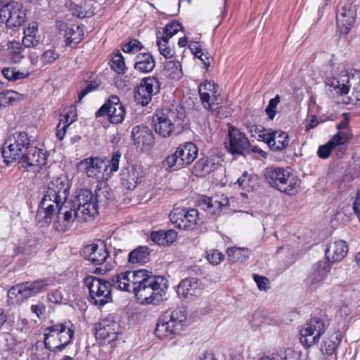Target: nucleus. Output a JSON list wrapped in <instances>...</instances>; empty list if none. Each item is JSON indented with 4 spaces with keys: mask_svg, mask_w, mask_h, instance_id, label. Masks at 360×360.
I'll list each match as a JSON object with an SVG mask.
<instances>
[{
    "mask_svg": "<svg viewBox=\"0 0 360 360\" xmlns=\"http://www.w3.org/2000/svg\"><path fill=\"white\" fill-rule=\"evenodd\" d=\"M167 288V281L162 276H157L142 288L134 295L141 304H156L159 302Z\"/></svg>",
    "mask_w": 360,
    "mask_h": 360,
    "instance_id": "6e6552de",
    "label": "nucleus"
},
{
    "mask_svg": "<svg viewBox=\"0 0 360 360\" xmlns=\"http://www.w3.org/2000/svg\"><path fill=\"white\" fill-rule=\"evenodd\" d=\"M225 146L232 155H243L248 150L250 142L243 133L235 127H231Z\"/></svg>",
    "mask_w": 360,
    "mask_h": 360,
    "instance_id": "412c9836",
    "label": "nucleus"
},
{
    "mask_svg": "<svg viewBox=\"0 0 360 360\" xmlns=\"http://www.w3.org/2000/svg\"><path fill=\"white\" fill-rule=\"evenodd\" d=\"M226 252L231 262H243L249 256V251L246 248H229Z\"/></svg>",
    "mask_w": 360,
    "mask_h": 360,
    "instance_id": "09e8293b",
    "label": "nucleus"
},
{
    "mask_svg": "<svg viewBox=\"0 0 360 360\" xmlns=\"http://www.w3.org/2000/svg\"><path fill=\"white\" fill-rule=\"evenodd\" d=\"M24 49L18 41H11L8 44V56L13 63H19L24 58L22 51Z\"/></svg>",
    "mask_w": 360,
    "mask_h": 360,
    "instance_id": "a18cd8bd",
    "label": "nucleus"
},
{
    "mask_svg": "<svg viewBox=\"0 0 360 360\" xmlns=\"http://www.w3.org/2000/svg\"><path fill=\"white\" fill-rule=\"evenodd\" d=\"M156 36L157 46L160 53L165 56V58H172L174 56V51L169 44V39L160 36V30H157Z\"/></svg>",
    "mask_w": 360,
    "mask_h": 360,
    "instance_id": "c03bdc74",
    "label": "nucleus"
},
{
    "mask_svg": "<svg viewBox=\"0 0 360 360\" xmlns=\"http://www.w3.org/2000/svg\"><path fill=\"white\" fill-rule=\"evenodd\" d=\"M110 68L118 74H124L126 70L124 58L121 53L117 51L112 56L110 62Z\"/></svg>",
    "mask_w": 360,
    "mask_h": 360,
    "instance_id": "3c124183",
    "label": "nucleus"
},
{
    "mask_svg": "<svg viewBox=\"0 0 360 360\" xmlns=\"http://www.w3.org/2000/svg\"><path fill=\"white\" fill-rule=\"evenodd\" d=\"M349 133L345 131H338L328 141L333 148L338 146H342L349 140Z\"/></svg>",
    "mask_w": 360,
    "mask_h": 360,
    "instance_id": "5fc2aeb1",
    "label": "nucleus"
},
{
    "mask_svg": "<svg viewBox=\"0 0 360 360\" xmlns=\"http://www.w3.org/2000/svg\"><path fill=\"white\" fill-rule=\"evenodd\" d=\"M162 316H165V319L171 322L180 331L183 329L187 321V311L183 307L166 311Z\"/></svg>",
    "mask_w": 360,
    "mask_h": 360,
    "instance_id": "e433bc0d",
    "label": "nucleus"
},
{
    "mask_svg": "<svg viewBox=\"0 0 360 360\" xmlns=\"http://www.w3.org/2000/svg\"><path fill=\"white\" fill-rule=\"evenodd\" d=\"M356 11L349 3L340 4L336 11V23L338 30L347 34L356 21Z\"/></svg>",
    "mask_w": 360,
    "mask_h": 360,
    "instance_id": "4be33fe9",
    "label": "nucleus"
},
{
    "mask_svg": "<svg viewBox=\"0 0 360 360\" xmlns=\"http://www.w3.org/2000/svg\"><path fill=\"white\" fill-rule=\"evenodd\" d=\"M84 30L79 25H72L65 30L67 44H77L83 39Z\"/></svg>",
    "mask_w": 360,
    "mask_h": 360,
    "instance_id": "a19ab883",
    "label": "nucleus"
},
{
    "mask_svg": "<svg viewBox=\"0 0 360 360\" xmlns=\"http://www.w3.org/2000/svg\"><path fill=\"white\" fill-rule=\"evenodd\" d=\"M1 72L4 77L9 81H16L25 78L29 75V73H25L11 68H4Z\"/></svg>",
    "mask_w": 360,
    "mask_h": 360,
    "instance_id": "603ef678",
    "label": "nucleus"
},
{
    "mask_svg": "<svg viewBox=\"0 0 360 360\" xmlns=\"http://www.w3.org/2000/svg\"><path fill=\"white\" fill-rule=\"evenodd\" d=\"M164 233L165 231H153L150 234V239L152 241L160 245H165Z\"/></svg>",
    "mask_w": 360,
    "mask_h": 360,
    "instance_id": "69168bd1",
    "label": "nucleus"
},
{
    "mask_svg": "<svg viewBox=\"0 0 360 360\" xmlns=\"http://www.w3.org/2000/svg\"><path fill=\"white\" fill-rule=\"evenodd\" d=\"M55 213H57L56 229L60 231L64 232L70 229L76 219L80 222L88 221L84 216H81L82 214H79L73 207L71 201H67L55 207Z\"/></svg>",
    "mask_w": 360,
    "mask_h": 360,
    "instance_id": "4468645a",
    "label": "nucleus"
},
{
    "mask_svg": "<svg viewBox=\"0 0 360 360\" xmlns=\"http://www.w3.org/2000/svg\"><path fill=\"white\" fill-rule=\"evenodd\" d=\"M59 58V54L54 50L46 51L41 56V61L44 65L51 64Z\"/></svg>",
    "mask_w": 360,
    "mask_h": 360,
    "instance_id": "bf43d9fd",
    "label": "nucleus"
},
{
    "mask_svg": "<svg viewBox=\"0 0 360 360\" xmlns=\"http://www.w3.org/2000/svg\"><path fill=\"white\" fill-rule=\"evenodd\" d=\"M274 151H280L288 146L289 136L285 131L269 129L259 135Z\"/></svg>",
    "mask_w": 360,
    "mask_h": 360,
    "instance_id": "393cba45",
    "label": "nucleus"
},
{
    "mask_svg": "<svg viewBox=\"0 0 360 360\" xmlns=\"http://www.w3.org/2000/svg\"><path fill=\"white\" fill-rule=\"evenodd\" d=\"M352 72L346 70H341L340 73L328 77L326 81V86L330 93V96L338 103L348 104L350 99L346 95L348 94L351 87Z\"/></svg>",
    "mask_w": 360,
    "mask_h": 360,
    "instance_id": "423d86ee",
    "label": "nucleus"
},
{
    "mask_svg": "<svg viewBox=\"0 0 360 360\" xmlns=\"http://www.w3.org/2000/svg\"><path fill=\"white\" fill-rule=\"evenodd\" d=\"M202 285L196 278H187L182 280L177 287L176 292L179 296L189 298L201 294Z\"/></svg>",
    "mask_w": 360,
    "mask_h": 360,
    "instance_id": "c85d7f7f",
    "label": "nucleus"
},
{
    "mask_svg": "<svg viewBox=\"0 0 360 360\" xmlns=\"http://www.w3.org/2000/svg\"><path fill=\"white\" fill-rule=\"evenodd\" d=\"M167 75L172 79H180L182 76L181 64L179 62L168 61L165 66Z\"/></svg>",
    "mask_w": 360,
    "mask_h": 360,
    "instance_id": "8fccbe9b",
    "label": "nucleus"
},
{
    "mask_svg": "<svg viewBox=\"0 0 360 360\" xmlns=\"http://www.w3.org/2000/svg\"><path fill=\"white\" fill-rule=\"evenodd\" d=\"M350 79L352 88V96L349 97L350 103L360 102V71L354 70Z\"/></svg>",
    "mask_w": 360,
    "mask_h": 360,
    "instance_id": "de8ad7c7",
    "label": "nucleus"
},
{
    "mask_svg": "<svg viewBox=\"0 0 360 360\" xmlns=\"http://www.w3.org/2000/svg\"><path fill=\"white\" fill-rule=\"evenodd\" d=\"M229 202V198L223 194L212 197L203 196L201 200V205L204 210L214 214L223 207L226 206Z\"/></svg>",
    "mask_w": 360,
    "mask_h": 360,
    "instance_id": "473e14b6",
    "label": "nucleus"
},
{
    "mask_svg": "<svg viewBox=\"0 0 360 360\" xmlns=\"http://www.w3.org/2000/svg\"><path fill=\"white\" fill-rule=\"evenodd\" d=\"M180 330L176 328L168 320L165 319V316H162L158 323L155 329V334L159 339L172 338L176 334L179 333Z\"/></svg>",
    "mask_w": 360,
    "mask_h": 360,
    "instance_id": "f704fd0d",
    "label": "nucleus"
},
{
    "mask_svg": "<svg viewBox=\"0 0 360 360\" xmlns=\"http://www.w3.org/2000/svg\"><path fill=\"white\" fill-rule=\"evenodd\" d=\"M199 94L203 107L214 112L222 101L219 87L212 82H205L199 86Z\"/></svg>",
    "mask_w": 360,
    "mask_h": 360,
    "instance_id": "a211bd4d",
    "label": "nucleus"
},
{
    "mask_svg": "<svg viewBox=\"0 0 360 360\" xmlns=\"http://www.w3.org/2000/svg\"><path fill=\"white\" fill-rule=\"evenodd\" d=\"M180 330L176 328L168 320L165 319V316H162L158 323L155 329V334L159 339L172 338L176 334L179 333Z\"/></svg>",
    "mask_w": 360,
    "mask_h": 360,
    "instance_id": "c9c22d12",
    "label": "nucleus"
},
{
    "mask_svg": "<svg viewBox=\"0 0 360 360\" xmlns=\"http://www.w3.org/2000/svg\"><path fill=\"white\" fill-rule=\"evenodd\" d=\"M254 280L260 290H266L269 288V280L266 277L259 275H254Z\"/></svg>",
    "mask_w": 360,
    "mask_h": 360,
    "instance_id": "0e129e2a",
    "label": "nucleus"
},
{
    "mask_svg": "<svg viewBox=\"0 0 360 360\" xmlns=\"http://www.w3.org/2000/svg\"><path fill=\"white\" fill-rule=\"evenodd\" d=\"M238 184L240 188L246 191L251 192L256 190L259 187V178L253 173L245 172L242 176L238 178Z\"/></svg>",
    "mask_w": 360,
    "mask_h": 360,
    "instance_id": "58836bf2",
    "label": "nucleus"
},
{
    "mask_svg": "<svg viewBox=\"0 0 360 360\" xmlns=\"http://www.w3.org/2000/svg\"><path fill=\"white\" fill-rule=\"evenodd\" d=\"M221 159L218 156H210L198 160L194 165L196 176H203L217 169Z\"/></svg>",
    "mask_w": 360,
    "mask_h": 360,
    "instance_id": "7c9ffc66",
    "label": "nucleus"
},
{
    "mask_svg": "<svg viewBox=\"0 0 360 360\" xmlns=\"http://www.w3.org/2000/svg\"><path fill=\"white\" fill-rule=\"evenodd\" d=\"M79 166L89 178L95 179L97 181L103 179V170L107 168L103 160L94 157L84 159L79 162Z\"/></svg>",
    "mask_w": 360,
    "mask_h": 360,
    "instance_id": "b1692460",
    "label": "nucleus"
},
{
    "mask_svg": "<svg viewBox=\"0 0 360 360\" xmlns=\"http://www.w3.org/2000/svg\"><path fill=\"white\" fill-rule=\"evenodd\" d=\"M340 339L339 335L333 333L330 336L325 337L323 345H321V352L328 355L334 354L339 345Z\"/></svg>",
    "mask_w": 360,
    "mask_h": 360,
    "instance_id": "37998d69",
    "label": "nucleus"
},
{
    "mask_svg": "<svg viewBox=\"0 0 360 360\" xmlns=\"http://www.w3.org/2000/svg\"><path fill=\"white\" fill-rule=\"evenodd\" d=\"M181 29V25L177 22H172L166 25L163 30L160 31V36L169 40Z\"/></svg>",
    "mask_w": 360,
    "mask_h": 360,
    "instance_id": "864d4df0",
    "label": "nucleus"
},
{
    "mask_svg": "<svg viewBox=\"0 0 360 360\" xmlns=\"http://www.w3.org/2000/svg\"><path fill=\"white\" fill-rule=\"evenodd\" d=\"M96 117L108 115L109 121L112 124L121 123L124 118L125 108L116 95L110 96L96 112Z\"/></svg>",
    "mask_w": 360,
    "mask_h": 360,
    "instance_id": "aec40b11",
    "label": "nucleus"
},
{
    "mask_svg": "<svg viewBox=\"0 0 360 360\" xmlns=\"http://www.w3.org/2000/svg\"><path fill=\"white\" fill-rule=\"evenodd\" d=\"M121 334V326L113 316L101 320L96 326V338L104 344H111L117 340Z\"/></svg>",
    "mask_w": 360,
    "mask_h": 360,
    "instance_id": "f3484780",
    "label": "nucleus"
},
{
    "mask_svg": "<svg viewBox=\"0 0 360 360\" xmlns=\"http://www.w3.org/2000/svg\"><path fill=\"white\" fill-rule=\"evenodd\" d=\"M348 247L345 240H336L330 242L326 249V259L330 263L341 261L347 254Z\"/></svg>",
    "mask_w": 360,
    "mask_h": 360,
    "instance_id": "c756f323",
    "label": "nucleus"
},
{
    "mask_svg": "<svg viewBox=\"0 0 360 360\" xmlns=\"http://www.w3.org/2000/svg\"><path fill=\"white\" fill-rule=\"evenodd\" d=\"M131 138L136 148L145 150L154 143L152 131L146 127L136 126L131 131Z\"/></svg>",
    "mask_w": 360,
    "mask_h": 360,
    "instance_id": "cd10ccee",
    "label": "nucleus"
},
{
    "mask_svg": "<svg viewBox=\"0 0 360 360\" xmlns=\"http://www.w3.org/2000/svg\"><path fill=\"white\" fill-rule=\"evenodd\" d=\"M74 335L75 327L70 321L49 326L45 329V347L52 352L62 351L72 342Z\"/></svg>",
    "mask_w": 360,
    "mask_h": 360,
    "instance_id": "7ed1b4c3",
    "label": "nucleus"
},
{
    "mask_svg": "<svg viewBox=\"0 0 360 360\" xmlns=\"http://www.w3.org/2000/svg\"><path fill=\"white\" fill-rule=\"evenodd\" d=\"M30 139L25 132H15L4 143L2 156L6 164L15 162H21Z\"/></svg>",
    "mask_w": 360,
    "mask_h": 360,
    "instance_id": "39448f33",
    "label": "nucleus"
},
{
    "mask_svg": "<svg viewBox=\"0 0 360 360\" xmlns=\"http://www.w3.org/2000/svg\"><path fill=\"white\" fill-rule=\"evenodd\" d=\"M198 214L195 209L177 207L171 212L169 219L179 229L191 230L194 229L200 221Z\"/></svg>",
    "mask_w": 360,
    "mask_h": 360,
    "instance_id": "dca6fc26",
    "label": "nucleus"
},
{
    "mask_svg": "<svg viewBox=\"0 0 360 360\" xmlns=\"http://www.w3.org/2000/svg\"><path fill=\"white\" fill-rule=\"evenodd\" d=\"M150 252L146 246H139L132 250L128 257L131 264H144L149 259Z\"/></svg>",
    "mask_w": 360,
    "mask_h": 360,
    "instance_id": "ea45409f",
    "label": "nucleus"
},
{
    "mask_svg": "<svg viewBox=\"0 0 360 360\" xmlns=\"http://www.w3.org/2000/svg\"><path fill=\"white\" fill-rule=\"evenodd\" d=\"M37 26L35 25H29L24 30L22 44L25 47H33L39 44V36H37Z\"/></svg>",
    "mask_w": 360,
    "mask_h": 360,
    "instance_id": "79ce46f5",
    "label": "nucleus"
},
{
    "mask_svg": "<svg viewBox=\"0 0 360 360\" xmlns=\"http://www.w3.org/2000/svg\"><path fill=\"white\" fill-rule=\"evenodd\" d=\"M46 160V156L42 150L29 144L26 147L21 162L27 165V169L28 170V167L30 169L34 167L41 168L42 166L45 165Z\"/></svg>",
    "mask_w": 360,
    "mask_h": 360,
    "instance_id": "bb28decb",
    "label": "nucleus"
},
{
    "mask_svg": "<svg viewBox=\"0 0 360 360\" xmlns=\"http://www.w3.org/2000/svg\"><path fill=\"white\" fill-rule=\"evenodd\" d=\"M77 113L75 108L71 107L68 112L64 115L63 122L68 124L69 126L73 123L77 119Z\"/></svg>",
    "mask_w": 360,
    "mask_h": 360,
    "instance_id": "338daca9",
    "label": "nucleus"
},
{
    "mask_svg": "<svg viewBox=\"0 0 360 360\" xmlns=\"http://www.w3.org/2000/svg\"><path fill=\"white\" fill-rule=\"evenodd\" d=\"M160 89V84L155 77H146L142 79L134 92V100L143 106L147 105L153 96L157 94Z\"/></svg>",
    "mask_w": 360,
    "mask_h": 360,
    "instance_id": "6ab92c4d",
    "label": "nucleus"
},
{
    "mask_svg": "<svg viewBox=\"0 0 360 360\" xmlns=\"http://www.w3.org/2000/svg\"><path fill=\"white\" fill-rule=\"evenodd\" d=\"M155 65V59L149 53H139L136 57L134 68L140 72H150L154 69Z\"/></svg>",
    "mask_w": 360,
    "mask_h": 360,
    "instance_id": "4c0bfd02",
    "label": "nucleus"
},
{
    "mask_svg": "<svg viewBox=\"0 0 360 360\" xmlns=\"http://www.w3.org/2000/svg\"><path fill=\"white\" fill-rule=\"evenodd\" d=\"M142 178L141 168L135 165L123 169L121 172L122 184L128 190H134L141 182Z\"/></svg>",
    "mask_w": 360,
    "mask_h": 360,
    "instance_id": "a878e982",
    "label": "nucleus"
},
{
    "mask_svg": "<svg viewBox=\"0 0 360 360\" xmlns=\"http://www.w3.org/2000/svg\"><path fill=\"white\" fill-rule=\"evenodd\" d=\"M155 278H157V276H153L151 272L145 269L136 271V283L134 288V293Z\"/></svg>",
    "mask_w": 360,
    "mask_h": 360,
    "instance_id": "49530a36",
    "label": "nucleus"
},
{
    "mask_svg": "<svg viewBox=\"0 0 360 360\" xmlns=\"http://www.w3.org/2000/svg\"><path fill=\"white\" fill-rule=\"evenodd\" d=\"M155 131L164 138L179 133L186 117L184 109L176 105H167L156 111Z\"/></svg>",
    "mask_w": 360,
    "mask_h": 360,
    "instance_id": "f03ea898",
    "label": "nucleus"
},
{
    "mask_svg": "<svg viewBox=\"0 0 360 360\" xmlns=\"http://www.w3.org/2000/svg\"><path fill=\"white\" fill-rule=\"evenodd\" d=\"M136 283V271H125L112 279V285L123 291L133 292Z\"/></svg>",
    "mask_w": 360,
    "mask_h": 360,
    "instance_id": "2f4dec72",
    "label": "nucleus"
},
{
    "mask_svg": "<svg viewBox=\"0 0 360 360\" xmlns=\"http://www.w3.org/2000/svg\"><path fill=\"white\" fill-rule=\"evenodd\" d=\"M198 149L196 146L191 142H186L179 145L175 153L168 155L163 160V165L167 169L175 167L181 168L186 165L191 164L197 158Z\"/></svg>",
    "mask_w": 360,
    "mask_h": 360,
    "instance_id": "1a4fd4ad",
    "label": "nucleus"
},
{
    "mask_svg": "<svg viewBox=\"0 0 360 360\" xmlns=\"http://www.w3.org/2000/svg\"><path fill=\"white\" fill-rule=\"evenodd\" d=\"M27 20V10L18 1H11L0 8V22L7 28L22 26Z\"/></svg>",
    "mask_w": 360,
    "mask_h": 360,
    "instance_id": "9d476101",
    "label": "nucleus"
},
{
    "mask_svg": "<svg viewBox=\"0 0 360 360\" xmlns=\"http://www.w3.org/2000/svg\"><path fill=\"white\" fill-rule=\"evenodd\" d=\"M264 175L266 182L281 192L292 195L299 192L298 179L288 170L269 167L264 169Z\"/></svg>",
    "mask_w": 360,
    "mask_h": 360,
    "instance_id": "20e7f679",
    "label": "nucleus"
},
{
    "mask_svg": "<svg viewBox=\"0 0 360 360\" xmlns=\"http://www.w3.org/2000/svg\"><path fill=\"white\" fill-rule=\"evenodd\" d=\"M330 271V264L327 260H320L314 264L311 271L308 275L306 282L311 290L321 286Z\"/></svg>",
    "mask_w": 360,
    "mask_h": 360,
    "instance_id": "5701e85b",
    "label": "nucleus"
},
{
    "mask_svg": "<svg viewBox=\"0 0 360 360\" xmlns=\"http://www.w3.org/2000/svg\"><path fill=\"white\" fill-rule=\"evenodd\" d=\"M224 255L217 250H211L207 252L206 258L207 261L213 264L217 265L224 259Z\"/></svg>",
    "mask_w": 360,
    "mask_h": 360,
    "instance_id": "4d7b16f0",
    "label": "nucleus"
},
{
    "mask_svg": "<svg viewBox=\"0 0 360 360\" xmlns=\"http://www.w3.org/2000/svg\"><path fill=\"white\" fill-rule=\"evenodd\" d=\"M143 48L141 42L136 39L131 40L125 44L122 47V51L125 53H136Z\"/></svg>",
    "mask_w": 360,
    "mask_h": 360,
    "instance_id": "13d9d810",
    "label": "nucleus"
},
{
    "mask_svg": "<svg viewBox=\"0 0 360 360\" xmlns=\"http://www.w3.org/2000/svg\"><path fill=\"white\" fill-rule=\"evenodd\" d=\"M15 93L6 91L0 93V104L2 105H11L15 101Z\"/></svg>",
    "mask_w": 360,
    "mask_h": 360,
    "instance_id": "052dcab7",
    "label": "nucleus"
},
{
    "mask_svg": "<svg viewBox=\"0 0 360 360\" xmlns=\"http://www.w3.org/2000/svg\"><path fill=\"white\" fill-rule=\"evenodd\" d=\"M84 283L95 304L103 306L111 301V285L109 282L90 276L85 278Z\"/></svg>",
    "mask_w": 360,
    "mask_h": 360,
    "instance_id": "9b49d317",
    "label": "nucleus"
},
{
    "mask_svg": "<svg viewBox=\"0 0 360 360\" xmlns=\"http://www.w3.org/2000/svg\"><path fill=\"white\" fill-rule=\"evenodd\" d=\"M47 285V281L44 279L19 283L8 290V302L11 304H21L29 297L45 290Z\"/></svg>",
    "mask_w": 360,
    "mask_h": 360,
    "instance_id": "0eeeda50",
    "label": "nucleus"
},
{
    "mask_svg": "<svg viewBox=\"0 0 360 360\" xmlns=\"http://www.w3.org/2000/svg\"><path fill=\"white\" fill-rule=\"evenodd\" d=\"M333 149V147L329 144V142H327L326 144L319 147L317 155L321 159H326L330 156Z\"/></svg>",
    "mask_w": 360,
    "mask_h": 360,
    "instance_id": "680f3d73",
    "label": "nucleus"
},
{
    "mask_svg": "<svg viewBox=\"0 0 360 360\" xmlns=\"http://www.w3.org/2000/svg\"><path fill=\"white\" fill-rule=\"evenodd\" d=\"M280 103V96L276 95L274 98H271L266 108L265 109V112L268 115L270 120H273L275 117L276 112V108Z\"/></svg>",
    "mask_w": 360,
    "mask_h": 360,
    "instance_id": "6e6d98bb",
    "label": "nucleus"
},
{
    "mask_svg": "<svg viewBox=\"0 0 360 360\" xmlns=\"http://www.w3.org/2000/svg\"><path fill=\"white\" fill-rule=\"evenodd\" d=\"M85 258L95 265H103L96 269L99 274H104L112 269V266L107 262L110 253L103 240L86 245L84 249Z\"/></svg>",
    "mask_w": 360,
    "mask_h": 360,
    "instance_id": "f8f14e48",
    "label": "nucleus"
},
{
    "mask_svg": "<svg viewBox=\"0 0 360 360\" xmlns=\"http://www.w3.org/2000/svg\"><path fill=\"white\" fill-rule=\"evenodd\" d=\"M69 127L68 124L63 122V120H60L56 127V135L59 140H63L66 133L67 128Z\"/></svg>",
    "mask_w": 360,
    "mask_h": 360,
    "instance_id": "774afa93",
    "label": "nucleus"
},
{
    "mask_svg": "<svg viewBox=\"0 0 360 360\" xmlns=\"http://www.w3.org/2000/svg\"><path fill=\"white\" fill-rule=\"evenodd\" d=\"M180 330L176 328L168 320L165 319V316H162L158 323L155 329V334L159 339L172 338L176 334L179 333Z\"/></svg>",
    "mask_w": 360,
    "mask_h": 360,
    "instance_id": "72a5a7b5",
    "label": "nucleus"
},
{
    "mask_svg": "<svg viewBox=\"0 0 360 360\" xmlns=\"http://www.w3.org/2000/svg\"><path fill=\"white\" fill-rule=\"evenodd\" d=\"M71 202L77 212L82 214L81 216H84L87 220L91 219L98 214L96 198L89 189L79 190Z\"/></svg>",
    "mask_w": 360,
    "mask_h": 360,
    "instance_id": "2eb2a0df",
    "label": "nucleus"
},
{
    "mask_svg": "<svg viewBox=\"0 0 360 360\" xmlns=\"http://www.w3.org/2000/svg\"><path fill=\"white\" fill-rule=\"evenodd\" d=\"M70 189V182L66 176L61 175L49 182L37 210V220L49 224L55 214V207L68 201Z\"/></svg>",
    "mask_w": 360,
    "mask_h": 360,
    "instance_id": "f257e3e1",
    "label": "nucleus"
},
{
    "mask_svg": "<svg viewBox=\"0 0 360 360\" xmlns=\"http://www.w3.org/2000/svg\"><path fill=\"white\" fill-rule=\"evenodd\" d=\"M122 154L120 151H115L112 153V156L111 158L110 164L109 165L110 172H115L119 169V164L120 160L121 158Z\"/></svg>",
    "mask_w": 360,
    "mask_h": 360,
    "instance_id": "e2e57ef3",
    "label": "nucleus"
},
{
    "mask_svg": "<svg viewBox=\"0 0 360 360\" xmlns=\"http://www.w3.org/2000/svg\"><path fill=\"white\" fill-rule=\"evenodd\" d=\"M326 329V325L322 319L313 318L302 326L300 332V341L305 347H311L319 342Z\"/></svg>",
    "mask_w": 360,
    "mask_h": 360,
    "instance_id": "ddd939ff",
    "label": "nucleus"
}]
</instances>
